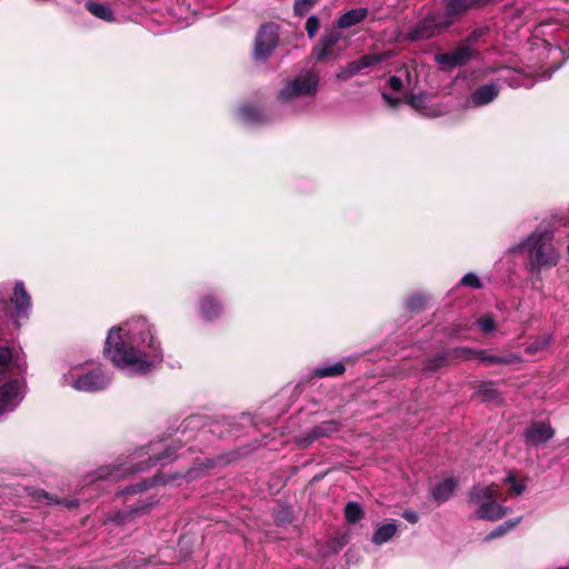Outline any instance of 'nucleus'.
<instances>
[{"instance_id": "42", "label": "nucleus", "mask_w": 569, "mask_h": 569, "mask_svg": "<svg viewBox=\"0 0 569 569\" xmlns=\"http://www.w3.org/2000/svg\"><path fill=\"white\" fill-rule=\"evenodd\" d=\"M320 28V19L312 14L306 21V31L309 39L315 38Z\"/></svg>"}, {"instance_id": "25", "label": "nucleus", "mask_w": 569, "mask_h": 569, "mask_svg": "<svg viewBox=\"0 0 569 569\" xmlns=\"http://www.w3.org/2000/svg\"><path fill=\"white\" fill-rule=\"evenodd\" d=\"M476 359L480 360L483 365L491 367L498 365H512L521 361V357L517 353L507 356L490 355L488 351L478 349Z\"/></svg>"}, {"instance_id": "7", "label": "nucleus", "mask_w": 569, "mask_h": 569, "mask_svg": "<svg viewBox=\"0 0 569 569\" xmlns=\"http://www.w3.org/2000/svg\"><path fill=\"white\" fill-rule=\"evenodd\" d=\"M229 461V459L219 456L216 458H203V459H196L192 467L189 468L184 475L181 473H157L156 476L144 479L142 481H139L134 485H130L122 490H120L117 495L118 496H129V495H137L144 492L149 488L157 486V485H168L177 481L178 479H186L187 482L193 481L207 473L208 470L213 469L218 466L224 465Z\"/></svg>"}, {"instance_id": "3", "label": "nucleus", "mask_w": 569, "mask_h": 569, "mask_svg": "<svg viewBox=\"0 0 569 569\" xmlns=\"http://www.w3.org/2000/svg\"><path fill=\"white\" fill-rule=\"evenodd\" d=\"M209 429L203 426L201 417H188L177 430V438L173 439L171 443L163 445L161 450L157 448V445H150L148 447L147 460H117L113 463L101 466L94 471L87 473L83 481L86 486L93 485L98 481L117 482L130 475L148 470L152 466H166L184 455L183 452L178 453V450L182 449V438H184L186 443L197 440L201 441L206 438Z\"/></svg>"}, {"instance_id": "36", "label": "nucleus", "mask_w": 569, "mask_h": 569, "mask_svg": "<svg viewBox=\"0 0 569 569\" xmlns=\"http://www.w3.org/2000/svg\"><path fill=\"white\" fill-rule=\"evenodd\" d=\"M41 496L47 500L49 505H61L67 509H74L79 506L78 499H56L47 492H41Z\"/></svg>"}, {"instance_id": "41", "label": "nucleus", "mask_w": 569, "mask_h": 569, "mask_svg": "<svg viewBox=\"0 0 569 569\" xmlns=\"http://www.w3.org/2000/svg\"><path fill=\"white\" fill-rule=\"evenodd\" d=\"M358 60V63L360 66L361 71L363 69L373 67L382 61V58L378 54H365L360 57Z\"/></svg>"}, {"instance_id": "23", "label": "nucleus", "mask_w": 569, "mask_h": 569, "mask_svg": "<svg viewBox=\"0 0 569 569\" xmlns=\"http://www.w3.org/2000/svg\"><path fill=\"white\" fill-rule=\"evenodd\" d=\"M458 487V480L453 477L446 478L431 488L432 499L440 503L448 501Z\"/></svg>"}, {"instance_id": "14", "label": "nucleus", "mask_w": 569, "mask_h": 569, "mask_svg": "<svg viewBox=\"0 0 569 569\" xmlns=\"http://www.w3.org/2000/svg\"><path fill=\"white\" fill-rule=\"evenodd\" d=\"M342 33L336 27L326 28L317 44L311 50V58L316 62H326L339 57L341 49L339 42Z\"/></svg>"}, {"instance_id": "19", "label": "nucleus", "mask_w": 569, "mask_h": 569, "mask_svg": "<svg viewBox=\"0 0 569 569\" xmlns=\"http://www.w3.org/2000/svg\"><path fill=\"white\" fill-rule=\"evenodd\" d=\"M476 54V49L471 48L469 44H462L449 52L438 54L436 60L443 67L453 68L466 64Z\"/></svg>"}, {"instance_id": "17", "label": "nucleus", "mask_w": 569, "mask_h": 569, "mask_svg": "<svg viewBox=\"0 0 569 569\" xmlns=\"http://www.w3.org/2000/svg\"><path fill=\"white\" fill-rule=\"evenodd\" d=\"M488 0H443V18H447L449 27L467 11L475 8H482Z\"/></svg>"}, {"instance_id": "22", "label": "nucleus", "mask_w": 569, "mask_h": 569, "mask_svg": "<svg viewBox=\"0 0 569 569\" xmlns=\"http://www.w3.org/2000/svg\"><path fill=\"white\" fill-rule=\"evenodd\" d=\"M498 73L497 82L502 81L511 88L530 87L532 84V81L523 71L515 68L502 67L498 69Z\"/></svg>"}, {"instance_id": "51", "label": "nucleus", "mask_w": 569, "mask_h": 569, "mask_svg": "<svg viewBox=\"0 0 569 569\" xmlns=\"http://www.w3.org/2000/svg\"><path fill=\"white\" fill-rule=\"evenodd\" d=\"M552 73L553 71H546L543 72V74L540 77L541 80H547V79H550L552 77Z\"/></svg>"}, {"instance_id": "9", "label": "nucleus", "mask_w": 569, "mask_h": 569, "mask_svg": "<svg viewBox=\"0 0 569 569\" xmlns=\"http://www.w3.org/2000/svg\"><path fill=\"white\" fill-rule=\"evenodd\" d=\"M471 503L478 506L476 516L483 520H498L506 513V508L499 502L505 501L498 485H476L469 495Z\"/></svg>"}, {"instance_id": "39", "label": "nucleus", "mask_w": 569, "mask_h": 569, "mask_svg": "<svg viewBox=\"0 0 569 569\" xmlns=\"http://www.w3.org/2000/svg\"><path fill=\"white\" fill-rule=\"evenodd\" d=\"M406 306L410 311L422 310L426 306V298L422 295H413L407 299Z\"/></svg>"}, {"instance_id": "35", "label": "nucleus", "mask_w": 569, "mask_h": 569, "mask_svg": "<svg viewBox=\"0 0 569 569\" xmlns=\"http://www.w3.org/2000/svg\"><path fill=\"white\" fill-rule=\"evenodd\" d=\"M549 342H550V337L541 336V337L537 338L535 341H532L531 343L527 345L525 350L528 355L533 356V355L542 351L548 346Z\"/></svg>"}, {"instance_id": "37", "label": "nucleus", "mask_w": 569, "mask_h": 569, "mask_svg": "<svg viewBox=\"0 0 569 569\" xmlns=\"http://www.w3.org/2000/svg\"><path fill=\"white\" fill-rule=\"evenodd\" d=\"M478 392L482 397V399L487 400V401H492V400L497 399V397H498V392L492 382L482 383L479 387Z\"/></svg>"}, {"instance_id": "5", "label": "nucleus", "mask_w": 569, "mask_h": 569, "mask_svg": "<svg viewBox=\"0 0 569 569\" xmlns=\"http://www.w3.org/2000/svg\"><path fill=\"white\" fill-rule=\"evenodd\" d=\"M27 365L20 353L0 343V416L13 412L27 395Z\"/></svg>"}, {"instance_id": "8", "label": "nucleus", "mask_w": 569, "mask_h": 569, "mask_svg": "<svg viewBox=\"0 0 569 569\" xmlns=\"http://www.w3.org/2000/svg\"><path fill=\"white\" fill-rule=\"evenodd\" d=\"M319 89V74L313 70H303L293 78L284 81L278 92L279 102L292 112H302L308 103H302L305 97H313Z\"/></svg>"}, {"instance_id": "43", "label": "nucleus", "mask_w": 569, "mask_h": 569, "mask_svg": "<svg viewBox=\"0 0 569 569\" xmlns=\"http://www.w3.org/2000/svg\"><path fill=\"white\" fill-rule=\"evenodd\" d=\"M505 481L507 485L510 486L511 492L516 496H520L526 489V486L521 481H519L517 477L513 475H509L508 477H506Z\"/></svg>"}, {"instance_id": "29", "label": "nucleus", "mask_w": 569, "mask_h": 569, "mask_svg": "<svg viewBox=\"0 0 569 569\" xmlns=\"http://www.w3.org/2000/svg\"><path fill=\"white\" fill-rule=\"evenodd\" d=\"M451 361L449 355H447V350L437 353L432 358H429L426 361V365L423 367V371L433 373L438 371L443 366L448 365V362Z\"/></svg>"}, {"instance_id": "53", "label": "nucleus", "mask_w": 569, "mask_h": 569, "mask_svg": "<svg viewBox=\"0 0 569 569\" xmlns=\"http://www.w3.org/2000/svg\"><path fill=\"white\" fill-rule=\"evenodd\" d=\"M193 449V446L188 447L187 451H191Z\"/></svg>"}, {"instance_id": "44", "label": "nucleus", "mask_w": 569, "mask_h": 569, "mask_svg": "<svg viewBox=\"0 0 569 569\" xmlns=\"http://www.w3.org/2000/svg\"><path fill=\"white\" fill-rule=\"evenodd\" d=\"M406 101L415 109H421L425 107V96L410 94L406 97Z\"/></svg>"}, {"instance_id": "20", "label": "nucleus", "mask_w": 569, "mask_h": 569, "mask_svg": "<svg viewBox=\"0 0 569 569\" xmlns=\"http://www.w3.org/2000/svg\"><path fill=\"white\" fill-rule=\"evenodd\" d=\"M555 435L549 423L536 421L525 430V440L529 446H539L548 442Z\"/></svg>"}, {"instance_id": "1", "label": "nucleus", "mask_w": 569, "mask_h": 569, "mask_svg": "<svg viewBox=\"0 0 569 569\" xmlns=\"http://www.w3.org/2000/svg\"><path fill=\"white\" fill-rule=\"evenodd\" d=\"M103 355L128 377H144L163 361L157 327L144 316H132L111 327Z\"/></svg>"}, {"instance_id": "27", "label": "nucleus", "mask_w": 569, "mask_h": 569, "mask_svg": "<svg viewBox=\"0 0 569 569\" xmlns=\"http://www.w3.org/2000/svg\"><path fill=\"white\" fill-rule=\"evenodd\" d=\"M398 531V525L393 522H389L386 525H381L377 528L372 536V542L377 546H381L388 541H390Z\"/></svg>"}, {"instance_id": "48", "label": "nucleus", "mask_w": 569, "mask_h": 569, "mask_svg": "<svg viewBox=\"0 0 569 569\" xmlns=\"http://www.w3.org/2000/svg\"><path fill=\"white\" fill-rule=\"evenodd\" d=\"M402 517L410 523H416L419 520L418 513L411 509L405 510Z\"/></svg>"}, {"instance_id": "6", "label": "nucleus", "mask_w": 569, "mask_h": 569, "mask_svg": "<svg viewBox=\"0 0 569 569\" xmlns=\"http://www.w3.org/2000/svg\"><path fill=\"white\" fill-rule=\"evenodd\" d=\"M111 372L91 360L70 366L62 376L63 385L81 392L102 391L111 385Z\"/></svg>"}, {"instance_id": "52", "label": "nucleus", "mask_w": 569, "mask_h": 569, "mask_svg": "<svg viewBox=\"0 0 569 569\" xmlns=\"http://www.w3.org/2000/svg\"><path fill=\"white\" fill-rule=\"evenodd\" d=\"M3 319H4V318H0V337H1V336H2V333H3V325H2V320H3Z\"/></svg>"}, {"instance_id": "46", "label": "nucleus", "mask_w": 569, "mask_h": 569, "mask_svg": "<svg viewBox=\"0 0 569 569\" xmlns=\"http://www.w3.org/2000/svg\"><path fill=\"white\" fill-rule=\"evenodd\" d=\"M388 86L389 88L395 91V92H400L401 89H402V80L401 78L397 77V76H391L389 79H388Z\"/></svg>"}, {"instance_id": "45", "label": "nucleus", "mask_w": 569, "mask_h": 569, "mask_svg": "<svg viewBox=\"0 0 569 569\" xmlns=\"http://www.w3.org/2000/svg\"><path fill=\"white\" fill-rule=\"evenodd\" d=\"M10 309L9 300L6 299L3 290L0 287V318H6Z\"/></svg>"}, {"instance_id": "49", "label": "nucleus", "mask_w": 569, "mask_h": 569, "mask_svg": "<svg viewBox=\"0 0 569 569\" xmlns=\"http://www.w3.org/2000/svg\"><path fill=\"white\" fill-rule=\"evenodd\" d=\"M382 98L388 104L392 107H397L401 102L399 97L389 94L387 92H382Z\"/></svg>"}, {"instance_id": "11", "label": "nucleus", "mask_w": 569, "mask_h": 569, "mask_svg": "<svg viewBox=\"0 0 569 569\" xmlns=\"http://www.w3.org/2000/svg\"><path fill=\"white\" fill-rule=\"evenodd\" d=\"M279 26L274 22H267L260 26L257 31L252 59L256 63H267L279 44Z\"/></svg>"}, {"instance_id": "28", "label": "nucleus", "mask_w": 569, "mask_h": 569, "mask_svg": "<svg viewBox=\"0 0 569 569\" xmlns=\"http://www.w3.org/2000/svg\"><path fill=\"white\" fill-rule=\"evenodd\" d=\"M346 371L342 362H335L332 365H321L313 369V376L317 378L338 377Z\"/></svg>"}, {"instance_id": "30", "label": "nucleus", "mask_w": 569, "mask_h": 569, "mask_svg": "<svg viewBox=\"0 0 569 569\" xmlns=\"http://www.w3.org/2000/svg\"><path fill=\"white\" fill-rule=\"evenodd\" d=\"M477 350L469 347H458L447 350V355H449L451 361L472 360L476 359Z\"/></svg>"}, {"instance_id": "34", "label": "nucleus", "mask_w": 569, "mask_h": 569, "mask_svg": "<svg viewBox=\"0 0 569 569\" xmlns=\"http://www.w3.org/2000/svg\"><path fill=\"white\" fill-rule=\"evenodd\" d=\"M321 0H295L293 12L298 17L306 16Z\"/></svg>"}, {"instance_id": "18", "label": "nucleus", "mask_w": 569, "mask_h": 569, "mask_svg": "<svg viewBox=\"0 0 569 569\" xmlns=\"http://www.w3.org/2000/svg\"><path fill=\"white\" fill-rule=\"evenodd\" d=\"M500 93V84L490 81L475 89L467 99V108H481L492 103Z\"/></svg>"}, {"instance_id": "32", "label": "nucleus", "mask_w": 569, "mask_h": 569, "mask_svg": "<svg viewBox=\"0 0 569 569\" xmlns=\"http://www.w3.org/2000/svg\"><path fill=\"white\" fill-rule=\"evenodd\" d=\"M476 325L480 328L482 333L489 335L497 329L495 318L491 313H485L476 320Z\"/></svg>"}, {"instance_id": "16", "label": "nucleus", "mask_w": 569, "mask_h": 569, "mask_svg": "<svg viewBox=\"0 0 569 569\" xmlns=\"http://www.w3.org/2000/svg\"><path fill=\"white\" fill-rule=\"evenodd\" d=\"M341 423L338 420H326L322 421L309 430L302 431L296 436V443L300 448H309L315 441L322 438H330L335 433L339 432Z\"/></svg>"}, {"instance_id": "21", "label": "nucleus", "mask_w": 569, "mask_h": 569, "mask_svg": "<svg viewBox=\"0 0 569 569\" xmlns=\"http://www.w3.org/2000/svg\"><path fill=\"white\" fill-rule=\"evenodd\" d=\"M238 119L246 126H261L269 122V116L253 104H241L237 109Z\"/></svg>"}, {"instance_id": "12", "label": "nucleus", "mask_w": 569, "mask_h": 569, "mask_svg": "<svg viewBox=\"0 0 569 569\" xmlns=\"http://www.w3.org/2000/svg\"><path fill=\"white\" fill-rule=\"evenodd\" d=\"M10 302L13 305V309H9L6 318H9L14 328L19 329L22 322L30 318L32 312L31 296L27 291L23 281L17 280L14 282Z\"/></svg>"}, {"instance_id": "2", "label": "nucleus", "mask_w": 569, "mask_h": 569, "mask_svg": "<svg viewBox=\"0 0 569 569\" xmlns=\"http://www.w3.org/2000/svg\"><path fill=\"white\" fill-rule=\"evenodd\" d=\"M209 429L203 426L201 417H188L177 430V438L173 439L171 443L163 445L161 450L157 448V445H150L148 447L147 460H117L113 463L101 466L94 471L87 473L83 481L86 486L93 485L98 481L117 482L130 475L148 470L152 466H166L184 455L183 452L178 453V450L182 449V438H184L186 443L197 440L201 441L206 438Z\"/></svg>"}, {"instance_id": "47", "label": "nucleus", "mask_w": 569, "mask_h": 569, "mask_svg": "<svg viewBox=\"0 0 569 569\" xmlns=\"http://www.w3.org/2000/svg\"><path fill=\"white\" fill-rule=\"evenodd\" d=\"M291 513L288 509L279 510L274 520L279 525H284L290 521Z\"/></svg>"}, {"instance_id": "50", "label": "nucleus", "mask_w": 569, "mask_h": 569, "mask_svg": "<svg viewBox=\"0 0 569 569\" xmlns=\"http://www.w3.org/2000/svg\"><path fill=\"white\" fill-rule=\"evenodd\" d=\"M486 32H487V30L483 28L473 30L468 37V42H476L478 39H480L482 36H485Z\"/></svg>"}, {"instance_id": "38", "label": "nucleus", "mask_w": 569, "mask_h": 569, "mask_svg": "<svg viewBox=\"0 0 569 569\" xmlns=\"http://www.w3.org/2000/svg\"><path fill=\"white\" fill-rule=\"evenodd\" d=\"M520 521V518H517L516 520L513 521H507L505 522L503 525L499 526L498 528L493 529L488 536H487V539L488 540H491V539H496L498 537H501L502 535H505L507 531H509L510 529H512L518 522Z\"/></svg>"}, {"instance_id": "4", "label": "nucleus", "mask_w": 569, "mask_h": 569, "mask_svg": "<svg viewBox=\"0 0 569 569\" xmlns=\"http://www.w3.org/2000/svg\"><path fill=\"white\" fill-rule=\"evenodd\" d=\"M508 254L525 256V268L531 277L557 267L560 251L555 244V233L548 228L538 227L521 241L507 249Z\"/></svg>"}, {"instance_id": "40", "label": "nucleus", "mask_w": 569, "mask_h": 569, "mask_svg": "<svg viewBox=\"0 0 569 569\" xmlns=\"http://www.w3.org/2000/svg\"><path fill=\"white\" fill-rule=\"evenodd\" d=\"M460 284L473 289H480L483 287L480 278L473 272H468L467 274H465L460 280Z\"/></svg>"}, {"instance_id": "24", "label": "nucleus", "mask_w": 569, "mask_h": 569, "mask_svg": "<svg viewBox=\"0 0 569 569\" xmlns=\"http://www.w3.org/2000/svg\"><path fill=\"white\" fill-rule=\"evenodd\" d=\"M369 14V10L367 8H355L350 9L347 12L342 13L337 19V29H349L353 26L361 23Z\"/></svg>"}, {"instance_id": "33", "label": "nucleus", "mask_w": 569, "mask_h": 569, "mask_svg": "<svg viewBox=\"0 0 569 569\" xmlns=\"http://www.w3.org/2000/svg\"><path fill=\"white\" fill-rule=\"evenodd\" d=\"M360 72H361V69L358 63V60H353L338 71L337 78L339 80L346 81Z\"/></svg>"}, {"instance_id": "13", "label": "nucleus", "mask_w": 569, "mask_h": 569, "mask_svg": "<svg viewBox=\"0 0 569 569\" xmlns=\"http://www.w3.org/2000/svg\"><path fill=\"white\" fill-rule=\"evenodd\" d=\"M446 19L441 11L430 12L408 30L406 38L410 41L430 39L449 27Z\"/></svg>"}, {"instance_id": "10", "label": "nucleus", "mask_w": 569, "mask_h": 569, "mask_svg": "<svg viewBox=\"0 0 569 569\" xmlns=\"http://www.w3.org/2000/svg\"><path fill=\"white\" fill-rule=\"evenodd\" d=\"M194 311L202 322L214 323L224 317L226 305L220 293L210 288L198 295Z\"/></svg>"}, {"instance_id": "26", "label": "nucleus", "mask_w": 569, "mask_h": 569, "mask_svg": "<svg viewBox=\"0 0 569 569\" xmlns=\"http://www.w3.org/2000/svg\"><path fill=\"white\" fill-rule=\"evenodd\" d=\"M86 9L92 16L106 22H114L117 20L113 10L108 4L88 1L86 2Z\"/></svg>"}, {"instance_id": "15", "label": "nucleus", "mask_w": 569, "mask_h": 569, "mask_svg": "<svg viewBox=\"0 0 569 569\" xmlns=\"http://www.w3.org/2000/svg\"><path fill=\"white\" fill-rule=\"evenodd\" d=\"M158 502L156 496L139 499L137 502L126 505L123 508L108 512L106 520L114 525H126L149 512L151 507Z\"/></svg>"}, {"instance_id": "31", "label": "nucleus", "mask_w": 569, "mask_h": 569, "mask_svg": "<svg viewBox=\"0 0 569 569\" xmlns=\"http://www.w3.org/2000/svg\"><path fill=\"white\" fill-rule=\"evenodd\" d=\"M363 517L361 506L356 501H349L345 507V518L349 523H356Z\"/></svg>"}]
</instances>
